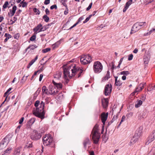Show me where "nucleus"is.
Here are the masks:
<instances>
[{"label": "nucleus", "mask_w": 155, "mask_h": 155, "mask_svg": "<svg viewBox=\"0 0 155 155\" xmlns=\"http://www.w3.org/2000/svg\"><path fill=\"white\" fill-rule=\"evenodd\" d=\"M83 72V70L78 67H76L75 64L68 65L64 69V78L65 79L68 80V78H71L77 74L76 77L79 78Z\"/></svg>", "instance_id": "f257e3e1"}, {"label": "nucleus", "mask_w": 155, "mask_h": 155, "mask_svg": "<svg viewBox=\"0 0 155 155\" xmlns=\"http://www.w3.org/2000/svg\"><path fill=\"white\" fill-rule=\"evenodd\" d=\"M44 103L43 101H41L40 107L34 110L33 111V113L35 116L41 119H43L45 118V113L44 110Z\"/></svg>", "instance_id": "f03ea898"}, {"label": "nucleus", "mask_w": 155, "mask_h": 155, "mask_svg": "<svg viewBox=\"0 0 155 155\" xmlns=\"http://www.w3.org/2000/svg\"><path fill=\"white\" fill-rule=\"evenodd\" d=\"M92 139L94 143L97 144L99 141L100 138V134L99 132V126L96 125L93 128L92 132Z\"/></svg>", "instance_id": "7ed1b4c3"}, {"label": "nucleus", "mask_w": 155, "mask_h": 155, "mask_svg": "<svg viewBox=\"0 0 155 155\" xmlns=\"http://www.w3.org/2000/svg\"><path fill=\"white\" fill-rule=\"evenodd\" d=\"M43 144L46 146H49L50 147H53L54 145L53 142L52 137L49 134L45 135L43 140Z\"/></svg>", "instance_id": "20e7f679"}, {"label": "nucleus", "mask_w": 155, "mask_h": 155, "mask_svg": "<svg viewBox=\"0 0 155 155\" xmlns=\"http://www.w3.org/2000/svg\"><path fill=\"white\" fill-rule=\"evenodd\" d=\"M93 68L94 72L95 74H98L103 70V66L100 62L96 61L94 63Z\"/></svg>", "instance_id": "39448f33"}, {"label": "nucleus", "mask_w": 155, "mask_h": 155, "mask_svg": "<svg viewBox=\"0 0 155 155\" xmlns=\"http://www.w3.org/2000/svg\"><path fill=\"white\" fill-rule=\"evenodd\" d=\"M92 58L89 55H82L80 59L81 64H82L85 65L90 63L92 61Z\"/></svg>", "instance_id": "423d86ee"}, {"label": "nucleus", "mask_w": 155, "mask_h": 155, "mask_svg": "<svg viewBox=\"0 0 155 155\" xmlns=\"http://www.w3.org/2000/svg\"><path fill=\"white\" fill-rule=\"evenodd\" d=\"M9 135H7L1 142L0 143V149H2L8 145L9 142Z\"/></svg>", "instance_id": "0eeeda50"}, {"label": "nucleus", "mask_w": 155, "mask_h": 155, "mask_svg": "<svg viewBox=\"0 0 155 155\" xmlns=\"http://www.w3.org/2000/svg\"><path fill=\"white\" fill-rule=\"evenodd\" d=\"M31 138L33 140H37L41 138V135L36 130H34L31 136Z\"/></svg>", "instance_id": "6e6552de"}, {"label": "nucleus", "mask_w": 155, "mask_h": 155, "mask_svg": "<svg viewBox=\"0 0 155 155\" xmlns=\"http://www.w3.org/2000/svg\"><path fill=\"white\" fill-rule=\"evenodd\" d=\"M146 84V83H140L139 85V87H137L134 92L131 93L132 95L134 96L135 95L136 93H138L142 91L143 88L144 87Z\"/></svg>", "instance_id": "1a4fd4ad"}, {"label": "nucleus", "mask_w": 155, "mask_h": 155, "mask_svg": "<svg viewBox=\"0 0 155 155\" xmlns=\"http://www.w3.org/2000/svg\"><path fill=\"white\" fill-rule=\"evenodd\" d=\"M112 91V85L111 84H107L105 85L104 93L106 96L109 95Z\"/></svg>", "instance_id": "9d476101"}, {"label": "nucleus", "mask_w": 155, "mask_h": 155, "mask_svg": "<svg viewBox=\"0 0 155 155\" xmlns=\"http://www.w3.org/2000/svg\"><path fill=\"white\" fill-rule=\"evenodd\" d=\"M49 90L50 94L53 95L56 94L59 91L54 85V86L51 85H50Z\"/></svg>", "instance_id": "9b49d317"}, {"label": "nucleus", "mask_w": 155, "mask_h": 155, "mask_svg": "<svg viewBox=\"0 0 155 155\" xmlns=\"http://www.w3.org/2000/svg\"><path fill=\"white\" fill-rule=\"evenodd\" d=\"M139 29L140 28L137 23L136 22L135 23L132 27L130 33V34L134 33L138 31Z\"/></svg>", "instance_id": "f8f14e48"}, {"label": "nucleus", "mask_w": 155, "mask_h": 155, "mask_svg": "<svg viewBox=\"0 0 155 155\" xmlns=\"http://www.w3.org/2000/svg\"><path fill=\"white\" fill-rule=\"evenodd\" d=\"M42 24H39L35 27L33 28V31L34 34H37L38 33L42 31Z\"/></svg>", "instance_id": "ddd939ff"}, {"label": "nucleus", "mask_w": 155, "mask_h": 155, "mask_svg": "<svg viewBox=\"0 0 155 155\" xmlns=\"http://www.w3.org/2000/svg\"><path fill=\"white\" fill-rule=\"evenodd\" d=\"M108 114V113H103L101 114V119L102 122L104 124H105V122L107 119Z\"/></svg>", "instance_id": "4468645a"}, {"label": "nucleus", "mask_w": 155, "mask_h": 155, "mask_svg": "<svg viewBox=\"0 0 155 155\" xmlns=\"http://www.w3.org/2000/svg\"><path fill=\"white\" fill-rule=\"evenodd\" d=\"M147 117L145 112L143 111L139 113L138 116V119L139 120H141Z\"/></svg>", "instance_id": "2eb2a0df"}, {"label": "nucleus", "mask_w": 155, "mask_h": 155, "mask_svg": "<svg viewBox=\"0 0 155 155\" xmlns=\"http://www.w3.org/2000/svg\"><path fill=\"white\" fill-rule=\"evenodd\" d=\"M62 74V73L60 72H57L54 75V79L53 80H54L55 81L60 80Z\"/></svg>", "instance_id": "dca6fc26"}, {"label": "nucleus", "mask_w": 155, "mask_h": 155, "mask_svg": "<svg viewBox=\"0 0 155 155\" xmlns=\"http://www.w3.org/2000/svg\"><path fill=\"white\" fill-rule=\"evenodd\" d=\"M52 82L54 85L58 90H59L62 88V85L61 83L56 82L54 81V80H53Z\"/></svg>", "instance_id": "f3484780"}, {"label": "nucleus", "mask_w": 155, "mask_h": 155, "mask_svg": "<svg viewBox=\"0 0 155 155\" xmlns=\"http://www.w3.org/2000/svg\"><path fill=\"white\" fill-rule=\"evenodd\" d=\"M110 78V72L109 71H107V73L105 76H104L102 79V81L103 82L107 81L109 78Z\"/></svg>", "instance_id": "a211bd4d"}, {"label": "nucleus", "mask_w": 155, "mask_h": 155, "mask_svg": "<svg viewBox=\"0 0 155 155\" xmlns=\"http://www.w3.org/2000/svg\"><path fill=\"white\" fill-rule=\"evenodd\" d=\"M103 106L104 108H106L108 106V99L104 98L102 101Z\"/></svg>", "instance_id": "6ab92c4d"}, {"label": "nucleus", "mask_w": 155, "mask_h": 155, "mask_svg": "<svg viewBox=\"0 0 155 155\" xmlns=\"http://www.w3.org/2000/svg\"><path fill=\"white\" fill-rule=\"evenodd\" d=\"M16 8V6H14L12 8V10H10V12L8 13V15L10 16H13L15 13Z\"/></svg>", "instance_id": "aec40b11"}, {"label": "nucleus", "mask_w": 155, "mask_h": 155, "mask_svg": "<svg viewBox=\"0 0 155 155\" xmlns=\"http://www.w3.org/2000/svg\"><path fill=\"white\" fill-rule=\"evenodd\" d=\"M42 89L43 94H50L49 90L48 91V90L47 89V87L45 86H43L42 87Z\"/></svg>", "instance_id": "412c9836"}, {"label": "nucleus", "mask_w": 155, "mask_h": 155, "mask_svg": "<svg viewBox=\"0 0 155 155\" xmlns=\"http://www.w3.org/2000/svg\"><path fill=\"white\" fill-rule=\"evenodd\" d=\"M84 18L82 16L78 20V21L74 24L72 26H71L69 29H71L73 28L74 27H75L77 25H78L79 23L81 21H82L83 19Z\"/></svg>", "instance_id": "4be33fe9"}, {"label": "nucleus", "mask_w": 155, "mask_h": 155, "mask_svg": "<svg viewBox=\"0 0 155 155\" xmlns=\"http://www.w3.org/2000/svg\"><path fill=\"white\" fill-rule=\"evenodd\" d=\"M138 25L140 29L143 28L146 25L145 22H137Z\"/></svg>", "instance_id": "5701e85b"}, {"label": "nucleus", "mask_w": 155, "mask_h": 155, "mask_svg": "<svg viewBox=\"0 0 155 155\" xmlns=\"http://www.w3.org/2000/svg\"><path fill=\"white\" fill-rule=\"evenodd\" d=\"M38 58V56L37 55L34 59L32 60L29 63L27 66L28 68H29L30 66L37 60Z\"/></svg>", "instance_id": "b1692460"}, {"label": "nucleus", "mask_w": 155, "mask_h": 155, "mask_svg": "<svg viewBox=\"0 0 155 155\" xmlns=\"http://www.w3.org/2000/svg\"><path fill=\"white\" fill-rule=\"evenodd\" d=\"M37 47L36 45H30L26 49V51L29 50V49L30 50H34Z\"/></svg>", "instance_id": "393cba45"}, {"label": "nucleus", "mask_w": 155, "mask_h": 155, "mask_svg": "<svg viewBox=\"0 0 155 155\" xmlns=\"http://www.w3.org/2000/svg\"><path fill=\"white\" fill-rule=\"evenodd\" d=\"M142 101L140 100H137L135 104V106L136 108H138L140 107L142 104Z\"/></svg>", "instance_id": "a878e982"}, {"label": "nucleus", "mask_w": 155, "mask_h": 155, "mask_svg": "<svg viewBox=\"0 0 155 155\" xmlns=\"http://www.w3.org/2000/svg\"><path fill=\"white\" fill-rule=\"evenodd\" d=\"M155 139V137L153 135H151L150 136L149 138V140H148L147 142L146 143V144L147 143V144H148L149 143H150L152 141H153Z\"/></svg>", "instance_id": "bb28decb"}, {"label": "nucleus", "mask_w": 155, "mask_h": 155, "mask_svg": "<svg viewBox=\"0 0 155 155\" xmlns=\"http://www.w3.org/2000/svg\"><path fill=\"white\" fill-rule=\"evenodd\" d=\"M117 77H115V84L117 86H120L122 84V82L121 81L117 80Z\"/></svg>", "instance_id": "cd10ccee"}, {"label": "nucleus", "mask_w": 155, "mask_h": 155, "mask_svg": "<svg viewBox=\"0 0 155 155\" xmlns=\"http://www.w3.org/2000/svg\"><path fill=\"white\" fill-rule=\"evenodd\" d=\"M149 60L150 58L149 57L145 56L143 58L144 63L145 64H147L148 63Z\"/></svg>", "instance_id": "c85d7f7f"}, {"label": "nucleus", "mask_w": 155, "mask_h": 155, "mask_svg": "<svg viewBox=\"0 0 155 155\" xmlns=\"http://www.w3.org/2000/svg\"><path fill=\"white\" fill-rule=\"evenodd\" d=\"M11 148H8L5 151L4 154H2V155H8L11 152Z\"/></svg>", "instance_id": "c756f323"}, {"label": "nucleus", "mask_w": 155, "mask_h": 155, "mask_svg": "<svg viewBox=\"0 0 155 155\" xmlns=\"http://www.w3.org/2000/svg\"><path fill=\"white\" fill-rule=\"evenodd\" d=\"M51 24H52V23H51V24L50 25L49 24L48 25H46L43 26H42V25L41 30L42 31H44L46 29H47L48 28L49 25H51Z\"/></svg>", "instance_id": "7c9ffc66"}, {"label": "nucleus", "mask_w": 155, "mask_h": 155, "mask_svg": "<svg viewBox=\"0 0 155 155\" xmlns=\"http://www.w3.org/2000/svg\"><path fill=\"white\" fill-rule=\"evenodd\" d=\"M121 74L123 75H124L126 76L129 74L130 73L128 71H123L120 73Z\"/></svg>", "instance_id": "2f4dec72"}, {"label": "nucleus", "mask_w": 155, "mask_h": 155, "mask_svg": "<svg viewBox=\"0 0 155 155\" xmlns=\"http://www.w3.org/2000/svg\"><path fill=\"white\" fill-rule=\"evenodd\" d=\"M12 88H9L7 91L4 93V96L5 97L7 96L8 97V95L9 94V92L12 90Z\"/></svg>", "instance_id": "473e14b6"}, {"label": "nucleus", "mask_w": 155, "mask_h": 155, "mask_svg": "<svg viewBox=\"0 0 155 155\" xmlns=\"http://www.w3.org/2000/svg\"><path fill=\"white\" fill-rule=\"evenodd\" d=\"M137 141V140H135V139H134V138L132 139L130 142L129 143V146H131L134 143H135V142Z\"/></svg>", "instance_id": "72a5a7b5"}, {"label": "nucleus", "mask_w": 155, "mask_h": 155, "mask_svg": "<svg viewBox=\"0 0 155 155\" xmlns=\"http://www.w3.org/2000/svg\"><path fill=\"white\" fill-rule=\"evenodd\" d=\"M90 142V140L89 138H86L84 141L83 144L84 147H85L87 144Z\"/></svg>", "instance_id": "f704fd0d"}, {"label": "nucleus", "mask_w": 155, "mask_h": 155, "mask_svg": "<svg viewBox=\"0 0 155 155\" xmlns=\"http://www.w3.org/2000/svg\"><path fill=\"white\" fill-rule=\"evenodd\" d=\"M43 18L44 19L45 21L48 22L49 20V18L47 15H44L43 17Z\"/></svg>", "instance_id": "c9c22d12"}, {"label": "nucleus", "mask_w": 155, "mask_h": 155, "mask_svg": "<svg viewBox=\"0 0 155 155\" xmlns=\"http://www.w3.org/2000/svg\"><path fill=\"white\" fill-rule=\"evenodd\" d=\"M132 3V0H130L128 2H127L125 6L127 7L128 8H129V6Z\"/></svg>", "instance_id": "e433bc0d"}, {"label": "nucleus", "mask_w": 155, "mask_h": 155, "mask_svg": "<svg viewBox=\"0 0 155 155\" xmlns=\"http://www.w3.org/2000/svg\"><path fill=\"white\" fill-rule=\"evenodd\" d=\"M35 120V119L34 118H31L29 121V124L30 125L32 124Z\"/></svg>", "instance_id": "4c0bfd02"}, {"label": "nucleus", "mask_w": 155, "mask_h": 155, "mask_svg": "<svg viewBox=\"0 0 155 155\" xmlns=\"http://www.w3.org/2000/svg\"><path fill=\"white\" fill-rule=\"evenodd\" d=\"M27 5V4L25 2H23V1H22L20 3V7L21 6L22 7H25Z\"/></svg>", "instance_id": "58836bf2"}, {"label": "nucleus", "mask_w": 155, "mask_h": 155, "mask_svg": "<svg viewBox=\"0 0 155 155\" xmlns=\"http://www.w3.org/2000/svg\"><path fill=\"white\" fill-rule=\"evenodd\" d=\"M14 154L15 155H19V148H16L15 150Z\"/></svg>", "instance_id": "ea45409f"}, {"label": "nucleus", "mask_w": 155, "mask_h": 155, "mask_svg": "<svg viewBox=\"0 0 155 155\" xmlns=\"http://www.w3.org/2000/svg\"><path fill=\"white\" fill-rule=\"evenodd\" d=\"M36 34H35L33 36H32L30 38V41H34L35 40L36 38Z\"/></svg>", "instance_id": "a19ab883"}, {"label": "nucleus", "mask_w": 155, "mask_h": 155, "mask_svg": "<svg viewBox=\"0 0 155 155\" xmlns=\"http://www.w3.org/2000/svg\"><path fill=\"white\" fill-rule=\"evenodd\" d=\"M150 152L153 155H155V146L153 147L150 151Z\"/></svg>", "instance_id": "79ce46f5"}, {"label": "nucleus", "mask_w": 155, "mask_h": 155, "mask_svg": "<svg viewBox=\"0 0 155 155\" xmlns=\"http://www.w3.org/2000/svg\"><path fill=\"white\" fill-rule=\"evenodd\" d=\"M51 50V49L49 48H47L45 49L42 50V52L44 53H46Z\"/></svg>", "instance_id": "37998d69"}, {"label": "nucleus", "mask_w": 155, "mask_h": 155, "mask_svg": "<svg viewBox=\"0 0 155 155\" xmlns=\"http://www.w3.org/2000/svg\"><path fill=\"white\" fill-rule=\"evenodd\" d=\"M123 58H122L120 59V61L119 62V64H118V66H117V67L118 68H120V64L122 63V62L123 61Z\"/></svg>", "instance_id": "c03bdc74"}, {"label": "nucleus", "mask_w": 155, "mask_h": 155, "mask_svg": "<svg viewBox=\"0 0 155 155\" xmlns=\"http://www.w3.org/2000/svg\"><path fill=\"white\" fill-rule=\"evenodd\" d=\"M8 5V1H6L5 2L3 6V8H6L7 6Z\"/></svg>", "instance_id": "a18cd8bd"}, {"label": "nucleus", "mask_w": 155, "mask_h": 155, "mask_svg": "<svg viewBox=\"0 0 155 155\" xmlns=\"http://www.w3.org/2000/svg\"><path fill=\"white\" fill-rule=\"evenodd\" d=\"M117 118V116H114L112 119L111 120V123L114 122V121L116 120Z\"/></svg>", "instance_id": "49530a36"}, {"label": "nucleus", "mask_w": 155, "mask_h": 155, "mask_svg": "<svg viewBox=\"0 0 155 155\" xmlns=\"http://www.w3.org/2000/svg\"><path fill=\"white\" fill-rule=\"evenodd\" d=\"M33 11L36 13V14H40L39 10L37 9L36 8H34Z\"/></svg>", "instance_id": "de8ad7c7"}, {"label": "nucleus", "mask_w": 155, "mask_h": 155, "mask_svg": "<svg viewBox=\"0 0 155 155\" xmlns=\"http://www.w3.org/2000/svg\"><path fill=\"white\" fill-rule=\"evenodd\" d=\"M5 36L6 37V38H7L8 39L10 38H11L12 37V36L10 35L7 34V33L5 34Z\"/></svg>", "instance_id": "09e8293b"}, {"label": "nucleus", "mask_w": 155, "mask_h": 155, "mask_svg": "<svg viewBox=\"0 0 155 155\" xmlns=\"http://www.w3.org/2000/svg\"><path fill=\"white\" fill-rule=\"evenodd\" d=\"M133 56L132 54H130L128 56V60L129 61L132 60L133 59Z\"/></svg>", "instance_id": "8fccbe9b"}, {"label": "nucleus", "mask_w": 155, "mask_h": 155, "mask_svg": "<svg viewBox=\"0 0 155 155\" xmlns=\"http://www.w3.org/2000/svg\"><path fill=\"white\" fill-rule=\"evenodd\" d=\"M103 140L105 143L108 140V138L107 137H106L105 135L103 136Z\"/></svg>", "instance_id": "3c124183"}, {"label": "nucleus", "mask_w": 155, "mask_h": 155, "mask_svg": "<svg viewBox=\"0 0 155 155\" xmlns=\"http://www.w3.org/2000/svg\"><path fill=\"white\" fill-rule=\"evenodd\" d=\"M27 78V77H23V78L21 80V82L22 83H24L26 80Z\"/></svg>", "instance_id": "603ef678"}, {"label": "nucleus", "mask_w": 155, "mask_h": 155, "mask_svg": "<svg viewBox=\"0 0 155 155\" xmlns=\"http://www.w3.org/2000/svg\"><path fill=\"white\" fill-rule=\"evenodd\" d=\"M155 31V28H152L151 30H150L149 32H148L146 35H148L150 34L153 31Z\"/></svg>", "instance_id": "864d4df0"}, {"label": "nucleus", "mask_w": 155, "mask_h": 155, "mask_svg": "<svg viewBox=\"0 0 155 155\" xmlns=\"http://www.w3.org/2000/svg\"><path fill=\"white\" fill-rule=\"evenodd\" d=\"M92 3L91 2L89 4L88 7L87 8L86 10L87 11H88L92 7Z\"/></svg>", "instance_id": "5fc2aeb1"}, {"label": "nucleus", "mask_w": 155, "mask_h": 155, "mask_svg": "<svg viewBox=\"0 0 155 155\" xmlns=\"http://www.w3.org/2000/svg\"><path fill=\"white\" fill-rule=\"evenodd\" d=\"M63 97V94L61 93H60L58 95V98L59 99H62Z\"/></svg>", "instance_id": "6e6d98bb"}, {"label": "nucleus", "mask_w": 155, "mask_h": 155, "mask_svg": "<svg viewBox=\"0 0 155 155\" xmlns=\"http://www.w3.org/2000/svg\"><path fill=\"white\" fill-rule=\"evenodd\" d=\"M19 37V34L17 33L15 34L14 35V38L16 39H18Z\"/></svg>", "instance_id": "4d7b16f0"}, {"label": "nucleus", "mask_w": 155, "mask_h": 155, "mask_svg": "<svg viewBox=\"0 0 155 155\" xmlns=\"http://www.w3.org/2000/svg\"><path fill=\"white\" fill-rule=\"evenodd\" d=\"M57 5H54L51 6L50 7V9H53L54 8H55V9H57Z\"/></svg>", "instance_id": "13d9d810"}, {"label": "nucleus", "mask_w": 155, "mask_h": 155, "mask_svg": "<svg viewBox=\"0 0 155 155\" xmlns=\"http://www.w3.org/2000/svg\"><path fill=\"white\" fill-rule=\"evenodd\" d=\"M39 103L40 101H37L35 102V106L36 107H37L38 106V105L39 104Z\"/></svg>", "instance_id": "bf43d9fd"}, {"label": "nucleus", "mask_w": 155, "mask_h": 155, "mask_svg": "<svg viewBox=\"0 0 155 155\" xmlns=\"http://www.w3.org/2000/svg\"><path fill=\"white\" fill-rule=\"evenodd\" d=\"M19 131V125L18 126L17 129H16L15 131V133H18Z\"/></svg>", "instance_id": "052dcab7"}, {"label": "nucleus", "mask_w": 155, "mask_h": 155, "mask_svg": "<svg viewBox=\"0 0 155 155\" xmlns=\"http://www.w3.org/2000/svg\"><path fill=\"white\" fill-rule=\"evenodd\" d=\"M50 0H45L44 2V4L45 5H47L50 3Z\"/></svg>", "instance_id": "680f3d73"}, {"label": "nucleus", "mask_w": 155, "mask_h": 155, "mask_svg": "<svg viewBox=\"0 0 155 155\" xmlns=\"http://www.w3.org/2000/svg\"><path fill=\"white\" fill-rule=\"evenodd\" d=\"M43 152L42 150H41V152L40 151H38L36 153V155H41V153H42Z\"/></svg>", "instance_id": "e2e57ef3"}, {"label": "nucleus", "mask_w": 155, "mask_h": 155, "mask_svg": "<svg viewBox=\"0 0 155 155\" xmlns=\"http://www.w3.org/2000/svg\"><path fill=\"white\" fill-rule=\"evenodd\" d=\"M125 118V116H124V115L122 117L121 120L120 122H121V123H122L123 122Z\"/></svg>", "instance_id": "0e129e2a"}, {"label": "nucleus", "mask_w": 155, "mask_h": 155, "mask_svg": "<svg viewBox=\"0 0 155 155\" xmlns=\"http://www.w3.org/2000/svg\"><path fill=\"white\" fill-rule=\"evenodd\" d=\"M68 8H67L64 11V15H66L68 14Z\"/></svg>", "instance_id": "69168bd1"}, {"label": "nucleus", "mask_w": 155, "mask_h": 155, "mask_svg": "<svg viewBox=\"0 0 155 155\" xmlns=\"http://www.w3.org/2000/svg\"><path fill=\"white\" fill-rule=\"evenodd\" d=\"M60 44V41H58L54 45H55V47H57L58 46V45Z\"/></svg>", "instance_id": "338daca9"}, {"label": "nucleus", "mask_w": 155, "mask_h": 155, "mask_svg": "<svg viewBox=\"0 0 155 155\" xmlns=\"http://www.w3.org/2000/svg\"><path fill=\"white\" fill-rule=\"evenodd\" d=\"M151 88L150 89V90H148V91H151L152 90H155V85L154 86H152L151 87Z\"/></svg>", "instance_id": "774afa93"}]
</instances>
